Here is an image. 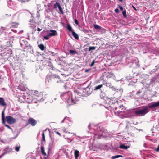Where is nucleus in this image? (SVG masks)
Returning a JSON list of instances; mask_svg holds the SVG:
<instances>
[{"label":"nucleus","mask_w":159,"mask_h":159,"mask_svg":"<svg viewBox=\"0 0 159 159\" xmlns=\"http://www.w3.org/2000/svg\"><path fill=\"white\" fill-rule=\"evenodd\" d=\"M31 99L28 101L29 103L33 102L37 103L38 102H42L46 98V95H43L41 92H39L38 91H35L32 96L30 97Z\"/></svg>","instance_id":"obj_1"},{"label":"nucleus","mask_w":159,"mask_h":159,"mask_svg":"<svg viewBox=\"0 0 159 159\" xmlns=\"http://www.w3.org/2000/svg\"><path fill=\"white\" fill-rule=\"evenodd\" d=\"M61 97L62 99H64L69 105H71L76 103V101L74 100L72 98L71 92L68 91L61 95Z\"/></svg>","instance_id":"obj_2"},{"label":"nucleus","mask_w":159,"mask_h":159,"mask_svg":"<svg viewBox=\"0 0 159 159\" xmlns=\"http://www.w3.org/2000/svg\"><path fill=\"white\" fill-rule=\"evenodd\" d=\"M149 111L148 108L145 107L141 109H138L134 111V113L137 116H144Z\"/></svg>","instance_id":"obj_3"},{"label":"nucleus","mask_w":159,"mask_h":159,"mask_svg":"<svg viewBox=\"0 0 159 159\" xmlns=\"http://www.w3.org/2000/svg\"><path fill=\"white\" fill-rule=\"evenodd\" d=\"M95 128H93V129H96L98 131V132L94 133V136L95 138H97L98 139H100L103 136V133L104 132L105 133L107 132V130H106L105 131L104 130V131H102L99 132V131H101V128L100 127L96 126H95Z\"/></svg>","instance_id":"obj_4"},{"label":"nucleus","mask_w":159,"mask_h":159,"mask_svg":"<svg viewBox=\"0 0 159 159\" xmlns=\"http://www.w3.org/2000/svg\"><path fill=\"white\" fill-rule=\"evenodd\" d=\"M20 46L22 48L25 49L26 48H28L30 49H32V47L28 45V42L25 39H23V38L20 39Z\"/></svg>","instance_id":"obj_5"},{"label":"nucleus","mask_w":159,"mask_h":159,"mask_svg":"<svg viewBox=\"0 0 159 159\" xmlns=\"http://www.w3.org/2000/svg\"><path fill=\"white\" fill-rule=\"evenodd\" d=\"M6 121L9 124H13L16 122V120L11 116H7L6 117Z\"/></svg>","instance_id":"obj_6"},{"label":"nucleus","mask_w":159,"mask_h":159,"mask_svg":"<svg viewBox=\"0 0 159 159\" xmlns=\"http://www.w3.org/2000/svg\"><path fill=\"white\" fill-rule=\"evenodd\" d=\"M8 7L14 9L16 7V5L13 1L11 0H9L8 2Z\"/></svg>","instance_id":"obj_7"},{"label":"nucleus","mask_w":159,"mask_h":159,"mask_svg":"<svg viewBox=\"0 0 159 159\" xmlns=\"http://www.w3.org/2000/svg\"><path fill=\"white\" fill-rule=\"evenodd\" d=\"M29 123L32 126H34L37 124V121L32 118H30L28 120Z\"/></svg>","instance_id":"obj_8"},{"label":"nucleus","mask_w":159,"mask_h":159,"mask_svg":"<svg viewBox=\"0 0 159 159\" xmlns=\"http://www.w3.org/2000/svg\"><path fill=\"white\" fill-rule=\"evenodd\" d=\"M51 79H53V81L57 83H59L61 81L59 76L57 75H53L52 76Z\"/></svg>","instance_id":"obj_9"},{"label":"nucleus","mask_w":159,"mask_h":159,"mask_svg":"<svg viewBox=\"0 0 159 159\" xmlns=\"http://www.w3.org/2000/svg\"><path fill=\"white\" fill-rule=\"evenodd\" d=\"M159 106V101L157 102H153L149 106L148 108H154Z\"/></svg>","instance_id":"obj_10"},{"label":"nucleus","mask_w":159,"mask_h":159,"mask_svg":"<svg viewBox=\"0 0 159 159\" xmlns=\"http://www.w3.org/2000/svg\"><path fill=\"white\" fill-rule=\"evenodd\" d=\"M74 134L72 133H66L64 136L65 139H71V137L74 135Z\"/></svg>","instance_id":"obj_11"},{"label":"nucleus","mask_w":159,"mask_h":159,"mask_svg":"<svg viewBox=\"0 0 159 159\" xmlns=\"http://www.w3.org/2000/svg\"><path fill=\"white\" fill-rule=\"evenodd\" d=\"M84 92L86 94L89 95L91 94L92 90H90L89 88V86L87 87L86 88L84 89Z\"/></svg>","instance_id":"obj_12"},{"label":"nucleus","mask_w":159,"mask_h":159,"mask_svg":"<svg viewBox=\"0 0 159 159\" xmlns=\"http://www.w3.org/2000/svg\"><path fill=\"white\" fill-rule=\"evenodd\" d=\"M50 32L48 33V35L50 36H56L57 34V33L56 30H50Z\"/></svg>","instance_id":"obj_13"},{"label":"nucleus","mask_w":159,"mask_h":159,"mask_svg":"<svg viewBox=\"0 0 159 159\" xmlns=\"http://www.w3.org/2000/svg\"><path fill=\"white\" fill-rule=\"evenodd\" d=\"M103 76L105 75L106 77L107 78H111L113 76V74L110 72L107 73L105 72L103 74Z\"/></svg>","instance_id":"obj_14"},{"label":"nucleus","mask_w":159,"mask_h":159,"mask_svg":"<svg viewBox=\"0 0 159 159\" xmlns=\"http://www.w3.org/2000/svg\"><path fill=\"white\" fill-rule=\"evenodd\" d=\"M7 103L5 102V100L2 98H0V105L2 106H6Z\"/></svg>","instance_id":"obj_15"},{"label":"nucleus","mask_w":159,"mask_h":159,"mask_svg":"<svg viewBox=\"0 0 159 159\" xmlns=\"http://www.w3.org/2000/svg\"><path fill=\"white\" fill-rule=\"evenodd\" d=\"M41 150L42 155L44 156H47V154L45 152L44 147L43 146H41Z\"/></svg>","instance_id":"obj_16"},{"label":"nucleus","mask_w":159,"mask_h":159,"mask_svg":"<svg viewBox=\"0 0 159 159\" xmlns=\"http://www.w3.org/2000/svg\"><path fill=\"white\" fill-rule=\"evenodd\" d=\"M63 152L66 156V157L69 159H71L72 157V155H69L68 153L67 152L66 150L63 149Z\"/></svg>","instance_id":"obj_17"},{"label":"nucleus","mask_w":159,"mask_h":159,"mask_svg":"<svg viewBox=\"0 0 159 159\" xmlns=\"http://www.w3.org/2000/svg\"><path fill=\"white\" fill-rule=\"evenodd\" d=\"M53 147V144L52 142H50L49 143V146L48 147V152H49L50 150H51V149Z\"/></svg>","instance_id":"obj_18"},{"label":"nucleus","mask_w":159,"mask_h":159,"mask_svg":"<svg viewBox=\"0 0 159 159\" xmlns=\"http://www.w3.org/2000/svg\"><path fill=\"white\" fill-rule=\"evenodd\" d=\"M2 123L3 124H5V115L4 111H3L2 112Z\"/></svg>","instance_id":"obj_19"},{"label":"nucleus","mask_w":159,"mask_h":159,"mask_svg":"<svg viewBox=\"0 0 159 159\" xmlns=\"http://www.w3.org/2000/svg\"><path fill=\"white\" fill-rule=\"evenodd\" d=\"M72 34L74 37L76 39H79V36L78 34L75 33L74 31H72Z\"/></svg>","instance_id":"obj_20"},{"label":"nucleus","mask_w":159,"mask_h":159,"mask_svg":"<svg viewBox=\"0 0 159 159\" xmlns=\"http://www.w3.org/2000/svg\"><path fill=\"white\" fill-rule=\"evenodd\" d=\"M48 65L49 66V69H52L53 70H55V68L54 67L53 65L52 64V63L51 62H48Z\"/></svg>","instance_id":"obj_21"},{"label":"nucleus","mask_w":159,"mask_h":159,"mask_svg":"<svg viewBox=\"0 0 159 159\" xmlns=\"http://www.w3.org/2000/svg\"><path fill=\"white\" fill-rule=\"evenodd\" d=\"M129 147V146L127 147L125 146L124 144H121L119 147L120 148L124 149H126Z\"/></svg>","instance_id":"obj_22"},{"label":"nucleus","mask_w":159,"mask_h":159,"mask_svg":"<svg viewBox=\"0 0 159 159\" xmlns=\"http://www.w3.org/2000/svg\"><path fill=\"white\" fill-rule=\"evenodd\" d=\"M11 25L12 27L14 28H16L17 27L18 25H19V23H17L12 22L11 23Z\"/></svg>","instance_id":"obj_23"},{"label":"nucleus","mask_w":159,"mask_h":159,"mask_svg":"<svg viewBox=\"0 0 159 159\" xmlns=\"http://www.w3.org/2000/svg\"><path fill=\"white\" fill-rule=\"evenodd\" d=\"M74 154L75 159H77L79 155V151L77 150H75Z\"/></svg>","instance_id":"obj_24"},{"label":"nucleus","mask_w":159,"mask_h":159,"mask_svg":"<svg viewBox=\"0 0 159 159\" xmlns=\"http://www.w3.org/2000/svg\"><path fill=\"white\" fill-rule=\"evenodd\" d=\"M60 6V5L57 2H56L53 5V8L54 9H56L57 7L58 8Z\"/></svg>","instance_id":"obj_25"},{"label":"nucleus","mask_w":159,"mask_h":159,"mask_svg":"<svg viewBox=\"0 0 159 159\" xmlns=\"http://www.w3.org/2000/svg\"><path fill=\"white\" fill-rule=\"evenodd\" d=\"M67 28L68 30L69 31H71L72 32V31H74L73 30H72V29L70 25L69 24H68L67 25Z\"/></svg>","instance_id":"obj_26"},{"label":"nucleus","mask_w":159,"mask_h":159,"mask_svg":"<svg viewBox=\"0 0 159 159\" xmlns=\"http://www.w3.org/2000/svg\"><path fill=\"white\" fill-rule=\"evenodd\" d=\"M103 84L105 85L107 87H108L111 88L112 87V85L110 83L105 82H104V83H103Z\"/></svg>","instance_id":"obj_27"},{"label":"nucleus","mask_w":159,"mask_h":159,"mask_svg":"<svg viewBox=\"0 0 159 159\" xmlns=\"http://www.w3.org/2000/svg\"><path fill=\"white\" fill-rule=\"evenodd\" d=\"M38 47L42 51H43L44 49V46L43 44H41L38 45Z\"/></svg>","instance_id":"obj_28"},{"label":"nucleus","mask_w":159,"mask_h":159,"mask_svg":"<svg viewBox=\"0 0 159 159\" xmlns=\"http://www.w3.org/2000/svg\"><path fill=\"white\" fill-rule=\"evenodd\" d=\"M122 13L123 15V16L125 18H126L127 17V15L126 14V10L125 9H124V10L122 11Z\"/></svg>","instance_id":"obj_29"},{"label":"nucleus","mask_w":159,"mask_h":159,"mask_svg":"<svg viewBox=\"0 0 159 159\" xmlns=\"http://www.w3.org/2000/svg\"><path fill=\"white\" fill-rule=\"evenodd\" d=\"M45 134L44 133V131L43 132L42 134V139L41 141V142H42L43 141H45Z\"/></svg>","instance_id":"obj_30"},{"label":"nucleus","mask_w":159,"mask_h":159,"mask_svg":"<svg viewBox=\"0 0 159 159\" xmlns=\"http://www.w3.org/2000/svg\"><path fill=\"white\" fill-rule=\"evenodd\" d=\"M122 156L120 155H117L115 156H113L111 157L112 159H114L115 158H118L119 157H122Z\"/></svg>","instance_id":"obj_31"},{"label":"nucleus","mask_w":159,"mask_h":159,"mask_svg":"<svg viewBox=\"0 0 159 159\" xmlns=\"http://www.w3.org/2000/svg\"><path fill=\"white\" fill-rule=\"evenodd\" d=\"M94 27L95 29H100L101 28V26L96 24L94 25Z\"/></svg>","instance_id":"obj_32"},{"label":"nucleus","mask_w":159,"mask_h":159,"mask_svg":"<svg viewBox=\"0 0 159 159\" xmlns=\"http://www.w3.org/2000/svg\"><path fill=\"white\" fill-rule=\"evenodd\" d=\"M102 86V84L99 85L95 87V90H98Z\"/></svg>","instance_id":"obj_33"},{"label":"nucleus","mask_w":159,"mask_h":159,"mask_svg":"<svg viewBox=\"0 0 159 159\" xmlns=\"http://www.w3.org/2000/svg\"><path fill=\"white\" fill-rule=\"evenodd\" d=\"M69 52L70 53L72 54H75L77 53L76 51L75 50H69Z\"/></svg>","instance_id":"obj_34"},{"label":"nucleus","mask_w":159,"mask_h":159,"mask_svg":"<svg viewBox=\"0 0 159 159\" xmlns=\"http://www.w3.org/2000/svg\"><path fill=\"white\" fill-rule=\"evenodd\" d=\"M9 153L8 151H6L2 153L1 155H0V159L3 156L6 154Z\"/></svg>","instance_id":"obj_35"},{"label":"nucleus","mask_w":159,"mask_h":159,"mask_svg":"<svg viewBox=\"0 0 159 159\" xmlns=\"http://www.w3.org/2000/svg\"><path fill=\"white\" fill-rule=\"evenodd\" d=\"M95 48L96 47H90L89 48V51H90L92 50H94Z\"/></svg>","instance_id":"obj_36"},{"label":"nucleus","mask_w":159,"mask_h":159,"mask_svg":"<svg viewBox=\"0 0 159 159\" xmlns=\"http://www.w3.org/2000/svg\"><path fill=\"white\" fill-rule=\"evenodd\" d=\"M60 11V12L62 14H64V12L62 10V8L61 7V6H60L58 8Z\"/></svg>","instance_id":"obj_37"},{"label":"nucleus","mask_w":159,"mask_h":159,"mask_svg":"<svg viewBox=\"0 0 159 159\" xmlns=\"http://www.w3.org/2000/svg\"><path fill=\"white\" fill-rule=\"evenodd\" d=\"M93 125H91L90 124H89L88 126V128L89 129V130H90V129H91V128L93 127Z\"/></svg>","instance_id":"obj_38"},{"label":"nucleus","mask_w":159,"mask_h":159,"mask_svg":"<svg viewBox=\"0 0 159 159\" xmlns=\"http://www.w3.org/2000/svg\"><path fill=\"white\" fill-rule=\"evenodd\" d=\"M20 146H16L15 147V150L17 152L19 151L20 149Z\"/></svg>","instance_id":"obj_39"},{"label":"nucleus","mask_w":159,"mask_h":159,"mask_svg":"<svg viewBox=\"0 0 159 159\" xmlns=\"http://www.w3.org/2000/svg\"><path fill=\"white\" fill-rule=\"evenodd\" d=\"M50 37V36L48 35V34L47 36H44V38L45 39L48 40L49 38V37Z\"/></svg>","instance_id":"obj_40"},{"label":"nucleus","mask_w":159,"mask_h":159,"mask_svg":"<svg viewBox=\"0 0 159 159\" xmlns=\"http://www.w3.org/2000/svg\"><path fill=\"white\" fill-rule=\"evenodd\" d=\"M4 124V125L6 127H7L8 128L10 129L12 131V128L9 125H6V124Z\"/></svg>","instance_id":"obj_41"},{"label":"nucleus","mask_w":159,"mask_h":159,"mask_svg":"<svg viewBox=\"0 0 159 159\" xmlns=\"http://www.w3.org/2000/svg\"><path fill=\"white\" fill-rule=\"evenodd\" d=\"M114 90L115 91H116L117 92H118L119 91H120V92H121L122 91V90H121V89H114Z\"/></svg>","instance_id":"obj_42"},{"label":"nucleus","mask_w":159,"mask_h":159,"mask_svg":"<svg viewBox=\"0 0 159 159\" xmlns=\"http://www.w3.org/2000/svg\"><path fill=\"white\" fill-rule=\"evenodd\" d=\"M118 7L121 11H123L124 10L123 7L121 5H119Z\"/></svg>","instance_id":"obj_43"},{"label":"nucleus","mask_w":159,"mask_h":159,"mask_svg":"<svg viewBox=\"0 0 159 159\" xmlns=\"http://www.w3.org/2000/svg\"><path fill=\"white\" fill-rule=\"evenodd\" d=\"M95 63V60H94L91 63V64L90 65L91 66H92Z\"/></svg>","instance_id":"obj_44"},{"label":"nucleus","mask_w":159,"mask_h":159,"mask_svg":"<svg viewBox=\"0 0 159 159\" xmlns=\"http://www.w3.org/2000/svg\"><path fill=\"white\" fill-rule=\"evenodd\" d=\"M115 11L117 13H119V9L117 8L115 9Z\"/></svg>","instance_id":"obj_45"},{"label":"nucleus","mask_w":159,"mask_h":159,"mask_svg":"<svg viewBox=\"0 0 159 159\" xmlns=\"http://www.w3.org/2000/svg\"><path fill=\"white\" fill-rule=\"evenodd\" d=\"M49 78L50 77L48 76H47L46 78V81H47L48 82H49Z\"/></svg>","instance_id":"obj_46"},{"label":"nucleus","mask_w":159,"mask_h":159,"mask_svg":"<svg viewBox=\"0 0 159 159\" xmlns=\"http://www.w3.org/2000/svg\"><path fill=\"white\" fill-rule=\"evenodd\" d=\"M75 24L77 25H78L79 24V23L78 22V21L76 19H75Z\"/></svg>","instance_id":"obj_47"},{"label":"nucleus","mask_w":159,"mask_h":159,"mask_svg":"<svg viewBox=\"0 0 159 159\" xmlns=\"http://www.w3.org/2000/svg\"><path fill=\"white\" fill-rule=\"evenodd\" d=\"M18 1L21 2L22 3L25 2L27 1V0H18Z\"/></svg>","instance_id":"obj_48"},{"label":"nucleus","mask_w":159,"mask_h":159,"mask_svg":"<svg viewBox=\"0 0 159 159\" xmlns=\"http://www.w3.org/2000/svg\"><path fill=\"white\" fill-rule=\"evenodd\" d=\"M155 150L157 152H159V145H158L157 148Z\"/></svg>","instance_id":"obj_49"},{"label":"nucleus","mask_w":159,"mask_h":159,"mask_svg":"<svg viewBox=\"0 0 159 159\" xmlns=\"http://www.w3.org/2000/svg\"><path fill=\"white\" fill-rule=\"evenodd\" d=\"M67 117L66 116L65 117L63 120H62V121L61 122V123H63L64 121L66 120L67 119Z\"/></svg>","instance_id":"obj_50"},{"label":"nucleus","mask_w":159,"mask_h":159,"mask_svg":"<svg viewBox=\"0 0 159 159\" xmlns=\"http://www.w3.org/2000/svg\"><path fill=\"white\" fill-rule=\"evenodd\" d=\"M1 30L3 31L5 30H6V28L4 27H2L1 28Z\"/></svg>","instance_id":"obj_51"},{"label":"nucleus","mask_w":159,"mask_h":159,"mask_svg":"<svg viewBox=\"0 0 159 159\" xmlns=\"http://www.w3.org/2000/svg\"><path fill=\"white\" fill-rule=\"evenodd\" d=\"M11 16V14H6L5 15V17H7L8 16Z\"/></svg>","instance_id":"obj_52"},{"label":"nucleus","mask_w":159,"mask_h":159,"mask_svg":"<svg viewBox=\"0 0 159 159\" xmlns=\"http://www.w3.org/2000/svg\"><path fill=\"white\" fill-rule=\"evenodd\" d=\"M49 53H50L53 56H54V53L53 52H51V51H49Z\"/></svg>","instance_id":"obj_53"},{"label":"nucleus","mask_w":159,"mask_h":159,"mask_svg":"<svg viewBox=\"0 0 159 159\" xmlns=\"http://www.w3.org/2000/svg\"><path fill=\"white\" fill-rule=\"evenodd\" d=\"M15 16V14H14L12 16V20H14V16Z\"/></svg>","instance_id":"obj_54"},{"label":"nucleus","mask_w":159,"mask_h":159,"mask_svg":"<svg viewBox=\"0 0 159 159\" xmlns=\"http://www.w3.org/2000/svg\"><path fill=\"white\" fill-rule=\"evenodd\" d=\"M90 70V69H86L85 71V72H89Z\"/></svg>","instance_id":"obj_55"},{"label":"nucleus","mask_w":159,"mask_h":159,"mask_svg":"<svg viewBox=\"0 0 159 159\" xmlns=\"http://www.w3.org/2000/svg\"><path fill=\"white\" fill-rule=\"evenodd\" d=\"M141 93V92L140 91V90H139L137 93H136V94L137 95V94H138L139 93Z\"/></svg>","instance_id":"obj_56"},{"label":"nucleus","mask_w":159,"mask_h":159,"mask_svg":"<svg viewBox=\"0 0 159 159\" xmlns=\"http://www.w3.org/2000/svg\"><path fill=\"white\" fill-rule=\"evenodd\" d=\"M37 31H40L41 30V29H40V28H37Z\"/></svg>","instance_id":"obj_57"},{"label":"nucleus","mask_w":159,"mask_h":159,"mask_svg":"<svg viewBox=\"0 0 159 159\" xmlns=\"http://www.w3.org/2000/svg\"><path fill=\"white\" fill-rule=\"evenodd\" d=\"M12 31H13L14 32H15V33H16V30H13V29H11V30Z\"/></svg>","instance_id":"obj_58"},{"label":"nucleus","mask_w":159,"mask_h":159,"mask_svg":"<svg viewBox=\"0 0 159 159\" xmlns=\"http://www.w3.org/2000/svg\"><path fill=\"white\" fill-rule=\"evenodd\" d=\"M121 107H123V106L122 105H121L120 106H119V107L120 108Z\"/></svg>","instance_id":"obj_59"},{"label":"nucleus","mask_w":159,"mask_h":159,"mask_svg":"<svg viewBox=\"0 0 159 159\" xmlns=\"http://www.w3.org/2000/svg\"><path fill=\"white\" fill-rule=\"evenodd\" d=\"M56 133L59 135H60V134L59 132H56Z\"/></svg>","instance_id":"obj_60"},{"label":"nucleus","mask_w":159,"mask_h":159,"mask_svg":"<svg viewBox=\"0 0 159 159\" xmlns=\"http://www.w3.org/2000/svg\"><path fill=\"white\" fill-rule=\"evenodd\" d=\"M132 7H133V8L135 10H136V8L134 6H132Z\"/></svg>","instance_id":"obj_61"},{"label":"nucleus","mask_w":159,"mask_h":159,"mask_svg":"<svg viewBox=\"0 0 159 159\" xmlns=\"http://www.w3.org/2000/svg\"><path fill=\"white\" fill-rule=\"evenodd\" d=\"M114 108L116 110L118 108L116 107H115Z\"/></svg>","instance_id":"obj_62"},{"label":"nucleus","mask_w":159,"mask_h":159,"mask_svg":"<svg viewBox=\"0 0 159 159\" xmlns=\"http://www.w3.org/2000/svg\"><path fill=\"white\" fill-rule=\"evenodd\" d=\"M119 1L121 2H122L123 1V0H119Z\"/></svg>","instance_id":"obj_63"},{"label":"nucleus","mask_w":159,"mask_h":159,"mask_svg":"<svg viewBox=\"0 0 159 159\" xmlns=\"http://www.w3.org/2000/svg\"><path fill=\"white\" fill-rule=\"evenodd\" d=\"M127 112V111H125V113H126V112Z\"/></svg>","instance_id":"obj_64"}]
</instances>
